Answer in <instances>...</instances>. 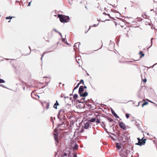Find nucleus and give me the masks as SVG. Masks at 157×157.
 <instances>
[{
    "instance_id": "nucleus-1",
    "label": "nucleus",
    "mask_w": 157,
    "mask_h": 157,
    "mask_svg": "<svg viewBox=\"0 0 157 157\" xmlns=\"http://www.w3.org/2000/svg\"><path fill=\"white\" fill-rule=\"evenodd\" d=\"M58 17L59 18L60 21L62 23L67 22L69 21L70 18L68 16L61 14H58Z\"/></svg>"
},
{
    "instance_id": "nucleus-2",
    "label": "nucleus",
    "mask_w": 157,
    "mask_h": 157,
    "mask_svg": "<svg viewBox=\"0 0 157 157\" xmlns=\"http://www.w3.org/2000/svg\"><path fill=\"white\" fill-rule=\"evenodd\" d=\"M144 137H143L141 139H140L139 138H137V140L138 141V143L136 144H137L141 146L143 145H144L145 143V141L147 140L146 139H144Z\"/></svg>"
},
{
    "instance_id": "nucleus-3",
    "label": "nucleus",
    "mask_w": 157,
    "mask_h": 157,
    "mask_svg": "<svg viewBox=\"0 0 157 157\" xmlns=\"http://www.w3.org/2000/svg\"><path fill=\"white\" fill-rule=\"evenodd\" d=\"M119 125L120 128L125 130L126 129V127L125 124L123 122L119 123Z\"/></svg>"
},
{
    "instance_id": "nucleus-4",
    "label": "nucleus",
    "mask_w": 157,
    "mask_h": 157,
    "mask_svg": "<svg viewBox=\"0 0 157 157\" xmlns=\"http://www.w3.org/2000/svg\"><path fill=\"white\" fill-rule=\"evenodd\" d=\"M54 136L55 140L56 142L57 143V144H58L59 143V140L58 138L59 134L58 133L56 132V133H54Z\"/></svg>"
},
{
    "instance_id": "nucleus-5",
    "label": "nucleus",
    "mask_w": 157,
    "mask_h": 157,
    "mask_svg": "<svg viewBox=\"0 0 157 157\" xmlns=\"http://www.w3.org/2000/svg\"><path fill=\"white\" fill-rule=\"evenodd\" d=\"M153 11L156 14H157V4L154 5L153 9L151 10V11Z\"/></svg>"
},
{
    "instance_id": "nucleus-6",
    "label": "nucleus",
    "mask_w": 157,
    "mask_h": 157,
    "mask_svg": "<svg viewBox=\"0 0 157 157\" xmlns=\"http://www.w3.org/2000/svg\"><path fill=\"white\" fill-rule=\"evenodd\" d=\"M84 90L83 86H81L79 89L78 93L80 95Z\"/></svg>"
},
{
    "instance_id": "nucleus-7",
    "label": "nucleus",
    "mask_w": 157,
    "mask_h": 157,
    "mask_svg": "<svg viewBox=\"0 0 157 157\" xmlns=\"http://www.w3.org/2000/svg\"><path fill=\"white\" fill-rule=\"evenodd\" d=\"M88 93L86 92H85V93H84L83 94H81L80 95V96L81 97H85L86 96L88 95Z\"/></svg>"
},
{
    "instance_id": "nucleus-8",
    "label": "nucleus",
    "mask_w": 157,
    "mask_h": 157,
    "mask_svg": "<svg viewBox=\"0 0 157 157\" xmlns=\"http://www.w3.org/2000/svg\"><path fill=\"white\" fill-rule=\"evenodd\" d=\"M90 123L89 122H86L85 123L84 128L86 129H88L89 127Z\"/></svg>"
},
{
    "instance_id": "nucleus-9",
    "label": "nucleus",
    "mask_w": 157,
    "mask_h": 157,
    "mask_svg": "<svg viewBox=\"0 0 157 157\" xmlns=\"http://www.w3.org/2000/svg\"><path fill=\"white\" fill-rule=\"evenodd\" d=\"M59 105V104L58 103V102L57 101H56V103L54 104V105L53 107L54 108H55L56 109H57V106Z\"/></svg>"
},
{
    "instance_id": "nucleus-10",
    "label": "nucleus",
    "mask_w": 157,
    "mask_h": 157,
    "mask_svg": "<svg viewBox=\"0 0 157 157\" xmlns=\"http://www.w3.org/2000/svg\"><path fill=\"white\" fill-rule=\"evenodd\" d=\"M25 66H21V71L22 72H24L25 71L27 70V69L25 68Z\"/></svg>"
},
{
    "instance_id": "nucleus-11",
    "label": "nucleus",
    "mask_w": 157,
    "mask_h": 157,
    "mask_svg": "<svg viewBox=\"0 0 157 157\" xmlns=\"http://www.w3.org/2000/svg\"><path fill=\"white\" fill-rule=\"evenodd\" d=\"M116 147L117 149H120V148L121 147V146H120V144L117 143H116Z\"/></svg>"
},
{
    "instance_id": "nucleus-12",
    "label": "nucleus",
    "mask_w": 157,
    "mask_h": 157,
    "mask_svg": "<svg viewBox=\"0 0 157 157\" xmlns=\"http://www.w3.org/2000/svg\"><path fill=\"white\" fill-rule=\"evenodd\" d=\"M47 78V81L46 82H49L50 81V78L49 77H44V78Z\"/></svg>"
},
{
    "instance_id": "nucleus-13",
    "label": "nucleus",
    "mask_w": 157,
    "mask_h": 157,
    "mask_svg": "<svg viewBox=\"0 0 157 157\" xmlns=\"http://www.w3.org/2000/svg\"><path fill=\"white\" fill-rule=\"evenodd\" d=\"M96 119L95 118V117L94 118H92L90 120H89V121L90 122H93L95 121H96Z\"/></svg>"
},
{
    "instance_id": "nucleus-14",
    "label": "nucleus",
    "mask_w": 157,
    "mask_h": 157,
    "mask_svg": "<svg viewBox=\"0 0 157 157\" xmlns=\"http://www.w3.org/2000/svg\"><path fill=\"white\" fill-rule=\"evenodd\" d=\"M95 118L96 119V120L95 121L96 122V123H100V122L99 119L98 118V117L97 116H96Z\"/></svg>"
},
{
    "instance_id": "nucleus-15",
    "label": "nucleus",
    "mask_w": 157,
    "mask_h": 157,
    "mask_svg": "<svg viewBox=\"0 0 157 157\" xmlns=\"http://www.w3.org/2000/svg\"><path fill=\"white\" fill-rule=\"evenodd\" d=\"M45 104L46 106V108L48 109L49 108V104L48 102H46L45 103Z\"/></svg>"
},
{
    "instance_id": "nucleus-16",
    "label": "nucleus",
    "mask_w": 157,
    "mask_h": 157,
    "mask_svg": "<svg viewBox=\"0 0 157 157\" xmlns=\"http://www.w3.org/2000/svg\"><path fill=\"white\" fill-rule=\"evenodd\" d=\"M78 148V145L77 144H75L74 146L73 147L74 150H75L77 149Z\"/></svg>"
},
{
    "instance_id": "nucleus-17",
    "label": "nucleus",
    "mask_w": 157,
    "mask_h": 157,
    "mask_svg": "<svg viewBox=\"0 0 157 157\" xmlns=\"http://www.w3.org/2000/svg\"><path fill=\"white\" fill-rule=\"evenodd\" d=\"M139 54L140 55V58H142L144 55V54L143 53L142 51H140L139 53Z\"/></svg>"
},
{
    "instance_id": "nucleus-18",
    "label": "nucleus",
    "mask_w": 157,
    "mask_h": 157,
    "mask_svg": "<svg viewBox=\"0 0 157 157\" xmlns=\"http://www.w3.org/2000/svg\"><path fill=\"white\" fill-rule=\"evenodd\" d=\"M148 104V102H144V103H143L142 105V107H143L144 105H147Z\"/></svg>"
},
{
    "instance_id": "nucleus-19",
    "label": "nucleus",
    "mask_w": 157,
    "mask_h": 157,
    "mask_svg": "<svg viewBox=\"0 0 157 157\" xmlns=\"http://www.w3.org/2000/svg\"><path fill=\"white\" fill-rule=\"evenodd\" d=\"M79 44H80V43H76L75 44L74 47H76V48H78L77 46H78V47H79Z\"/></svg>"
},
{
    "instance_id": "nucleus-20",
    "label": "nucleus",
    "mask_w": 157,
    "mask_h": 157,
    "mask_svg": "<svg viewBox=\"0 0 157 157\" xmlns=\"http://www.w3.org/2000/svg\"><path fill=\"white\" fill-rule=\"evenodd\" d=\"M80 83H78V84L77 85V86H76L75 87V88H74V90H73V91H74V90H75L76 89H77L78 87L79 86V85H80Z\"/></svg>"
},
{
    "instance_id": "nucleus-21",
    "label": "nucleus",
    "mask_w": 157,
    "mask_h": 157,
    "mask_svg": "<svg viewBox=\"0 0 157 157\" xmlns=\"http://www.w3.org/2000/svg\"><path fill=\"white\" fill-rule=\"evenodd\" d=\"M78 97V95L77 94H75L73 96V98L75 100Z\"/></svg>"
},
{
    "instance_id": "nucleus-22",
    "label": "nucleus",
    "mask_w": 157,
    "mask_h": 157,
    "mask_svg": "<svg viewBox=\"0 0 157 157\" xmlns=\"http://www.w3.org/2000/svg\"><path fill=\"white\" fill-rule=\"evenodd\" d=\"M67 155V154L66 153H63L61 155V156L62 157H64L66 156Z\"/></svg>"
},
{
    "instance_id": "nucleus-23",
    "label": "nucleus",
    "mask_w": 157,
    "mask_h": 157,
    "mask_svg": "<svg viewBox=\"0 0 157 157\" xmlns=\"http://www.w3.org/2000/svg\"><path fill=\"white\" fill-rule=\"evenodd\" d=\"M5 82V81L3 79H0V83Z\"/></svg>"
},
{
    "instance_id": "nucleus-24",
    "label": "nucleus",
    "mask_w": 157,
    "mask_h": 157,
    "mask_svg": "<svg viewBox=\"0 0 157 157\" xmlns=\"http://www.w3.org/2000/svg\"><path fill=\"white\" fill-rule=\"evenodd\" d=\"M125 116L127 118H128L129 116V114L127 113L125 115Z\"/></svg>"
},
{
    "instance_id": "nucleus-25",
    "label": "nucleus",
    "mask_w": 157,
    "mask_h": 157,
    "mask_svg": "<svg viewBox=\"0 0 157 157\" xmlns=\"http://www.w3.org/2000/svg\"><path fill=\"white\" fill-rule=\"evenodd\" d=\"M79 83H80V84L81 83H82V84H84V81H83V80H82V79L81 80H80V82Z\"/></svg>"
},
{
    "instance_id": "nucleus-26",
    "label": "nucleus",
    "mask_w": 157,
    "mask_h": 157,
    "mask_svg": "<svg viewBox=\"0 0 157 157\" xmlns=\"http://www.w3.org/2000/svg\"><path fill=\"white\" fill-rule=\"evenodd\" d=\"M46 53V52H44L43 53V55H42V57H41V59H42V58H43V56H44V54H45Z\"/></svg>"
},
{
    "instance_id": "nucleus-27",
    "label": "nucleus",
    "mask_w": 157,
    "mask_h": 157,
    "mask_svg": "<svg viewBox=\"0 0 157 157\" xmlns=\"http://www.w3.org/2000/svg\"><path fill=\"white\" fill-rule=\"evenodd\" d=\"M146 81H147V80L146 79H145L143 80V82L144 83L146 82Z\"/></svg>"
},
{
    "instance_id": "nucleus-28",
    "label": "nucleus",
    "mask_w": 157,
    "mask_h": 157,
    "mask_svg": "<svg viewBox=\"0 0 157 157\" xmlns=\"http://www.w3.org/2000/svg\"><path fill=\"white\" fill-rule=\"evenodd\" d=\"M143 101H139L138 103V105H137V106H138L140 104V103L141 102H142Z\"/></svg>"
},
{
    "instance_id": "nucleus-29",
    "label": "nucleus",
    "mask_w": 157,
    "mask_h": 157,
    "mask_svg": "<svg viewBox=\"0 0 157 157\" xmlns=\"http://www.w3.org/2000/svg\"><path fill=\"white\" fill-rule=\"evenodd\" d=\"M10 19V16L7 17H6V19Z\"/></svg>"
},
{
    "instance_id": "nucleus-30",
    "label": "nucleus",
    "mask_w": 157,
    "mask_h": 157,
    "mask_svg": "<svg viewBox=\"0 0 157 157\" xmlns=\"http://www.w3.org/2000/svg\"><path fill=\"white\" fill-rule=\"evenodd\" d=\"M34 94V93L33 92H32L31 94V96L33 97V94Z\"/></svg>"
},
{
    "instance_id": "nucleus-31",
    "label": "nucleus",
    "mask_w": 157,
    "mask_h": 157,
    "mask_svg": "<svg viewBox=\"0 0 157 157\" xmlns=\"http://www.w3.org/2000/svg\"><path fill=\"white\" fill-rule=\"evenodd\" d=\"M73 157H77V155L76 154H75L74 155Z\"/></svg>"
},
{
    "instance_id": "nucleus-32",
    "label": "nucleus",
    "mask_w": 157,
    "mask_h": 157,
    "mask_svg": "<svg viewBox=\"0 0 157 157\" xmlns=\"http://www.w3.org/2000/svg\"><path fill=\"white\" fill-rule=\"evenodd\" d=\"M147 100L148 101H149V102H151V103H154L153 102H152V101H150V100Z\"/></svg>"
},
{
    "instance_id": "nucleus-33",
    "label": "nucleus",
    "mask_w": 157,
    "mask_h": 157,
    "mask_svg": "<svg viewBox=\"0 0 157 157\" xmlns=\"http://www.w3.org/2000/svg\"><path fill=\"white\" fill-rule=\"evenodd\" d=\"M109 121L110 122H111L113 121V120H112V119H110L109 120Z\"/></svg>"
},
{
    "instance_id": "nucleus-34",
    "label": "nucleus",
    "mask_w": 157,
    "mask_h": 157,
    "mask_svg": "<svg viewBox=\"0 0 157 157\" xmlns=\"http://www.w3.org/2000/svg\"><path fill=\"white\" fill-rule=\"evenodd\" d=\"M54 30H55L56 32H57V31H56V29H54ZM58 32V33H59L60 35H61V33H59V32Z\"/></svg>"
},
{
    "instance_id": "nucleus-35",
    "label": "nucleus",
    "mask_w": 157,
    "mask_h": 157,
    "mask_svg": "<svg viewBox=\"0 0 157 157\" xmlns=\"http://www.w3.org/2000/svg\"><path fill=\"white\" fill-rule=\"evenodd\" d=\"M13 17H10V19H11L13 18Z\"/></svg>"
},
{
    "instance_id": "nucleus-36",
    "label": "nucleus",
    "mask_w": 157,
    "mask_h": 157,
    "mask_svg": "<svg viewBox=\"0 0 157 157\" xmlns=\"http://www.w3.org/2000/svg\"><path fill=\"white\" fill-rule=\"evenodd\" d=\"M84 88L85 89H86L87 88V87L86 86H83V88Z\"/></svg>"
},
{
    "instance_id": "nucleus-37",
    "label": "nucleus",
    "mask_w": 157,
    "mask_h": 157,
    "mask_svg": "<svg viewBox=\"0 0 157 157\" xmlns=\"http://www.w3.org/2000/svg\"><path fill=\"white\" fill-rule=\"evenodd\" d=\"M85 98H83L82 99H81V100H83V101H84V100H85Z\"/></svg>"
},
{
    "instance_id": "nucleus-38",
    "label": "nucleus",
    "mask_w": 157,
    "mask_h": 157,
    "mask_svg": "<svg viewBox=\"0 0 157 157\" xmlns=\"http://www.w3.org/2000/svg\"><path fill=\"white\" fill-rule=\"evenodd\" d=\"M83 129H82L80 131V132L81 133V132H83Z\"/></svg>"
},
{
    "instance_id": "nucleus-39",
    "label": "nucleus",
    "mask_w": 157,
    "mask_h": 157,
    "mask_svg": "<svg viewBox=\"0 0 157 157\" xmlns=\"http://www.w3.org/2000/svg\"><path fill=\"white\" fill-rule=\"evenodd\" d=\"M30 2H29V4H28V6H30Z\"/></svg>"
},
{
    "instance_id": "nucleus-40",
    "label": "nucleus",
    "mask_w": 157,
    "mask_h": 157,
    "mask_svg": "<svg viewBox=\"0 0 157 157\" xmlns=\"http://www.w3.org/2000/svg\"><path fill=\"white\" fill-rule=\"evenodd\" d=\"M124 157H127V155H125V156H124Z\"/></svg>"
},
{
    "instance_id": "nucleus-41",
    "label": "nucleus",
    "mask_w": 157,
    "mask_h": 157,
    "mask_svg": "<svg viewBox=\"0 0 157 157\" xmlns=\"http://www.w3.org/2000/svg\"><path fill=\"white\" fill-rule=\"evenodd\" d=\"M113 5H114V6H113V5H112V6H115V5L114 4H113Z\"/></svg>"
},
{
    "instance_id": "nucleus-42",
    "label": "nucleus",
    "mask_w": 157,
    "mask_h": 157,
    "mask_svg": "<svg viewBox=\"0 0 157 157\" xmlns=\"http://www.w3.org/2000/svg\"><path fill=\"white\" fill-rule=\"evenodd\" d=\"M37 96L39 98V97L38 96V95H37Z\"/></svg>"
},
{
    "instance_id": "nucleus-43",
    "label": "nucleus",
    "mask_w": 157,
    "mask_h": 157,
    "mask_svg": "<svg viewBox=\"0 0 157 157\" xmlns=\"http://www.w3.org/2000/svg\"><path fill=\"white\" fill-rule=\"evenodd\" d=\"M90 27H91L90 26V27H89V29H90Z\"/></svg>"
},
{
    "instance_id": "nucleus-44",
    "label": "nucleus",
    "mask_w": 157,
    "mask_h": 157,
    "mask_svg": "<svg viewBox=\"0 0 157 157\" xmlns=\"http://www.w3.org/2000/svg\"><path fill=\"white\" fill-rule=\"evenodd\" d=\"M69 3L71 4V2L70 1H69Z\"/></svg>"
},
{
    "instance_id": "nucleus-45",
    "label": "nucleus",
    "mask_w": 157,
    "mask_h": 157,
    "mask_svg": "<svg viewBox=\"0 0 157 157\" xmlns=\"http://www.w3.org/2000/svg\"><path fill=\"white\" fill-rule=\"evenodd\" d=\"M10 21H8V22H10Z\"/></svg>"
},
{
    "instance_id": "nucleus-46",
    "label": "nucleus",
    "mask_w": 157,
    "mask_h": 157,
    "mask_svg": "<svg viewBox=\"0 0 157 157\" xmlns=\"http://www.w3.org/2000/svg\"><path fill=\"white\" fill-rule=\"evenodd\" d=\"M94 26H96V25H94Z\"/></svg>"
},
{
    "instance_id": "nucleus-47",
    "label": "nucleus",
    "mask_w": 157,
    "mask_h": 157,
    "mask_svg": "<svg viewBox=\"0 0 157 157\" xmlns=\"http://www.w3.org/2000/svg\"><path fill=\"white\" fill-rule=\"evenodd\" d=\"M85 101H84V102ZM83 102V101H82V102Z\"/></svg>"
},
{
    "instance_id": "nucleus-48",
    "label": "nucleus",
    "mask_w": 157,
    "mask_h": 157,
    "mask_svg": "<svg viewBox=\"0 0 157 157\" xmlns=\"http://www.w3.org/2000/svg\"><path fill=\"white\" fill-rule=\"evenodd\" d=\"M71 0L72 1V0Z\"/></svg>"
}]
</instances>
